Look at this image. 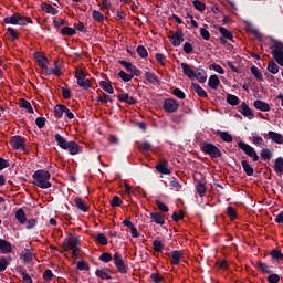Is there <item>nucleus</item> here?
Returning a JSON list of instances; mask_svg holds the SVG:
<instances>
[{"label":"nucleus","instance_id":"nucleus-46","mask_svg":"<svg viewBox=\"0 0 283 283\" xmlns=\"http://www.w3.org/2000/svg\"><path fill=\"white\" fill-rule=\"evenodd\" d=\"M138 149L140 151H151V144L149 142L139 143Z\"/></svg>","mask_w":283,"mask_h":283},{"label":"nucleus","instance_id":"nucleus-53","mask_svg":"<svg viewBox=\"0 0 283 283\" xmlns=\"http://www.w3.org/2000/svg\"><path fill=\"white\" fill-rule=\"evenodd\" d=\"M197 192L199 193V196L201 198L205 197V193H207V187H205V185L202 182H199L197 185Z\"/></svg>","mask_w":283,"mask_h":283},{"label":"nucleus","instance_id":"nucleus-32","mask_svg":"<svg viewBox=\"0 0 283 283\" xmlns=\"http://www.w3.org/2000/svg\"><path fill=\"white\" fill-rule=\"evenodd\" d=\"M241 165L247 176H253L254 170L253 167H251V164H249V161L243 160L241 161Z\"/></svg>","mask_w":283,"mask_h":283},{"label":"nucleus","instance_id":"nucleus-52","mask_svg":"<svg viewBox=\"0 0 283 283\" xmlns=\"http://www.w3.org/2000/svg\"><path fill=\"white\" fill-rule=\"evenodd\" d=\"M153 247H154V251H156V253H163V242H160L159 240H155L153 242Z\"/></svg>","mask_w":283,"mask_h":283},{"label":"nucleus","instance_id":"nucleus-21","mask_svg":"<svg viewBox=\"0 0 283 283\" xmlns=\"http://www.w3.org/2000/svg\"><path fill=\"white\" fill-rule=\"evenodd\" d=\"M74 202H75V207H77V209H80V211H83L84 213L90 211V207H87V205H85L83 199L76 197Z\"/></svg>","mask_w":283,"mask_h":283},{"label":"nucleus","instance_id":"nucleus-64","mask_svg":"<svg viewBox=\"0 0 283 283\" xmlns=\"http://www.w3.org/2000/svg\"><path fill=\"white\" fill-rule=\"evenodd\" d=\"M21 260H23V262H32V252L27 251L22 256Z\"/></svg>","mask_w":283,"mask_h":283},{"label":"nucleus","instance_id":"nucleus-40","mask_svg":"<svg viewBox=\"0 0 283 283\" xmlns=\"http://www.w3.org/2000/svg\"><path fill=\"white\" fill-rule=\"evenodd\" d=\"M256 266L258 269H261L262 273H268L271 274L273 273V271L271 270V268L269 265H266V263H262V262H256Z\"/></svg>","mask_w":283,"mask_h":283},{"label":"nucleus","instance_id":"nucleus-48","mask_svg":"<svg viewBox=\"0 0 283 283\" xmlns=\"http://www.w3.org/2000/svg\"><path fill=\"white\" fill-rule=\"evenodd\" d=\"M93 19L99 23H103L105 21V15H103V13L99 11L93 10Z\"/></svg>","mask_w":283,"mask_h":283},{"label":"nucleus","instance_id":"nucleus-58","mask_svg":"<svg viewBox=\"0 0 283 283\" xmlns=\"http://www.w3.org/2000/svg\"><path fill=\"white\" fill-rule=\"evenodd\" d=\"M76 266L78 271H90V264L85 261H78Z\"/></svg>","mask_w":283,"mask_h":283},{"label":"nucleus","instance_id":"nucleus-50","mask_svg":"<svg viewBox=\"0 0 283 283\" xmlns=\"http://www.w3.org/2000/svg\"><path fill=\"white\" fill-rule=\"evenodd\" d=\"M75 78H77V82L83 81V80L87 78V73L83 70H77L75 72Z\"/></svg>","mask_w":283,"mask_h":283},{"label":"nucleus","instance_id":"nucleus-19","mask_svg":"<svg viewBox=\"0 0 283 283\" xmlns=\"http://www.w3.org/2000/svg\"><path fill=\"white\" fill-rule=\"evenodd\" d=\"M0 251L1 253H12V244L7 240L0 239Z\"/></svg>","mask_w":283,"mask_h":283},{"label":"nucleus","instance_id":"nucleus-23","mask_svg":"<svg viewBox=\"0 0 283 283\" xmlns=\"http://www.w3.org/2000/svg\"><path fill=\"white\" fill-rule=\"evenodd\" d=\"M54 112H55V117L56 118H62L63 114H65V112H67V107L63 104H57L54 107Z\"/></svg>","mask_w":283,"mask_h":283},{"label":"nucleus","instance_id":"nucleus-26","mask_svg":"<svg viewBox=\"0 0 283 283\" xmlns=\"http://www.w3.org/2000/svg\"><path fill=\"white\" fill-rule=\"evenodd\" d=\"M108 271V269H97L95 274L97 277H101V280H112V276L107 274Z\"/></svg>","mask_w":283,"mask_h":283},{"label":"nucleus","instance_id":"nucleus-22","mask_svg":"<svg viewBox=\"0 0 283 283\" xmlns=\"http://www.w3.org/2000/svg\"><path fill=\"white\" fill-rule=\"evenodd\" d=\"M150 218L156 224H165V217L159 212H151Z\"/></svg>","mask_w":283,"mask_h":283},{"label":"nucleus","instance_id":"nucleus-14","mask_svg":"<svg viewBox=\"0 0 283 283\" xmlns=\"http://www.w3.org/2000/svg\"><path fill=\"white\" fill-rule=\"evenodd\" d=\"M255 109H260V112H271V106L269 103H265L263 101L256 99L253 103Z\"/></svg>","mask_w":283,"mask_h":283},{"label":"nucleus","instance_id":"nucleus-47","mask_svg":"<svg viewBox=\"0 0 283 283\" xmlns=\"http://www.w3.org/2000/svg\"><path fill=\"white\" fill-rule=\"evenodd\" d=\"M268 71L271 72V74H277L280 72V67L275 62H269L268 64Z\"/></svg>","mask_w":283,"mask_h":283},{"label":"nucleus","instance_id":"nucleus-25","mask_svg":"<svg viewBox=\"0 0 283 283\" xmlns=\"http://www.w3.org/2000/svg\"><path fill=\"white\" fill-rule=\"evenodd\" d=\"M15 219L20 224H25V220H28V218L25 217V211H23V209L21 208L18 209L15 212Z\"/></svg>","mask_w":283,"mask_h":283},{"label":"nucleus","instance_id":"nucleus-44","mask_svg":"<svg viewBox=\"0 0 283 283\" xmlns=\"http://www.w3.org/2000/svg\"><path fill=\"white\" fill-rule=\"evenodd\" d=\"M96 243L102 244V247H107L108 244L107 237H105V234L103 233L97 234Z\"/></svg>","mask_w":283,"mask_h":283},{"label":"nucleus","instance_id":"nucleus-51","mask_svg":"<svg viewBox=\"0 0 283 283\" xmlns=\"http://www.w3.org/2000/svg\"><path fill=\"white\" fill-rule=\"evenodd\" d=\"M156 205H157L159 211H163L164 213H167L169 211V207H167V205H165V202H163L160 200H156Z\"/></svg>","mask_w":283,"mask_h":283},{"label":"nucleus","instance_id":"nucleus-43","mask_svg":"<svg viewBox=\"0 0 283 283\" xmlns=\"http://www.w3.org/2000/svg\"><path fill=\"white\" fill-rule=\"evenodd\" d=\"M63 35L66 36H74V34H76V29L70 28V27H64L61 30Z\"/></svg>","mask_w":283,"mask_h":283},{"label":"nucleus","instance_id":"nucleus-34","mask_svg":"<svg viewBox=\"0 0 283 283\" xmlns=\"http://www.w3.org/2000/svg\"><path fill=\"white\" fill-rule=\"evenodd\" d=\"M20 107H23V109H27L29 114H34V108H32V104L25 99L20 101Z\"/></svg>","mask_w":283,"mask_h":283},{"label":"nucleus","instance_id":"nucleus-37","mask_svg":"<svg viewBox=\"0 0 283 283\" xmlns=\"http://www.w3.org/2000/svg\"><path fill=\"white\" fill-rule=\"evenodd\" d=\"M219 136L223 143H233V136L227 132H219Z\"/></svg>","mask_w":283,"mask_h":283},{"label":"nucleus","instance_id":"nucleus-36","mask_svg":"<svg viewBox=\"0 0 283 283\" xmlns=\"http://www.w3.org/2000/svg\"><path fill=\"white\" fill-rule=\"evenodd\" d=\"M145 77L148 81V83H160V80H158V76L151 72H146Z\"/></svg>","mask_w":283,"mask_h":283},{"label":"nucleus","instance_id":"nucleus-27","mask_svg":"<svg viewBox=\"0 0 283 283\" xmlns=\"http://www.w3.org/2000/svg\"><path fill=\"white\" fill-rule=\"evenodd\" d=\"M191 85L198 96H200L201 98H207V92L200 87V84L192 83Z\"/></svg>","mask_w":283,"mask_h":283},{"label":"nucleus","instance_id":"nucleus-20","mask_svg":"<svg viewBox=\"0 0 283 283\" xmlns=\"http://www.w3.org/2000/svg\"><path fill=\"white\" fill-rule=\"evenodd\" d=\"M271 49H272V56H274L275 54L283 53V43L280 41H274Z\"/></svg>","mask_w":283,"mask_h":283},{"label":"nucleus","instance_id":"nucleus-42","mask_svg":"<svg viewBox=\"0 0 283 283\" xmlns=\"http://www.w3.org/2000/svg\"><path fill=\"white\" fill-rule=\"evenodd\" d=\"M227 103H229V105H239L240 104V98H238V96L229 94L227 96Z\"/></svg>","mask_w":283,"mask_h":283},{"label":"nucleus","instance_id":"nucleus-12","mask_svg":"<svg viewBox=\"0 0 283 283\" xmlns=\"http://www.w3.org/2000/svg\"><path fill=\"white\" fill-rule=\"evenodd\" d=\"M268 138H270V140H272L273 143H276V145H283V136L280 133L270 130L268 133Z\"/></svg>","mask_w":283,"mask_h":283},{"label":"nucleus","instance_id":"nucleus-38","mask_svg":"<svg viewBox=\"0 0 283 283\" xmlns=\"http://www.w3.org/2000/svg\"><path fill=\"white\" fill-rule=\"evenodd\" d=\"M261 158L263 160H271V158H273V153L269 148H263L261 150Z\"/></svg>","mask_w":283,"mask_h":283},{"label":"nucleus","instance_id":"nucleus-13","mask_svg":"<svg viewBox=\"0 0 283 283\" xmlns=\"http://www.w3.org/2000/svg\"><path fill=\"white\" fill-rule=\"evenodd\" d=\"M182 72L188 78H196V71L187 63H181Z\"/></svg>","mask_w":283,"mask_h":283},{"label":"nucleus","instance_id":"nucleus-24","mask_svg":"<svg viewBox=\"0 0 283 283\" xmlns=\"http://www.w3.org/2000/svg\"><path fill=\"white\" fill-rule=\"evenodd\" d=\"M195 78H197V81H199L200 83H205L207 81V73L205 72V70L197 69L195 71Z\"/></svg>","mask_w":283,"mask_h":283},{"label":"nucleus","instance_id":"nucleus-2","mask_svg":"<svg viewBox=\"0 0 283 283\" xmlns=\"http://www.w3.org/2000/svg\"><path fill=\"white\" fill-rule=\"evenodd\" d=\"M50 171L48 170H36L33 175V179L35 180L33 185L40 187V189H50L52 184L50 182Z\"/></svg>","mask_w":283,"mask_h":283},{"label":"nucleus","instance_id":"nucleus-62","mask_svg":"<svg viewBox=\"0 0 283 283\" xmlns=\"http://www.w3.org/2000/svg\"><path fill=\"white\" fill-rule=\"evenodd\" d=\"M172 94L177 96V98H180L181 101L185 99V92H182L180 88H175L172 91Z\"/></svg>","mask_w":283,"mask_h":283},{"label":"nucleus","instance_id":"nucleus-7","mask_svg":"<svg viewBox=\"0 0 283 283\" xmlns=\"http://www.w3.org/2000/svg\"><path fill=\"white\" fill-rule=\"evenodd\" d=\"M169 41L174 48H178L185 41V33L182 31H170L168 34Z\"/></svg>","mask_w":283,"mask_h":283},{"label":"nucleus","instance_id":"nucleus-59","mask_svg":"<svg viewBox=\"0 0 283 283\" xmlns=\"http://www.w3.org/2000/svg\"><path fill=\"white\" fill-rule=\"evenodd\" d=\"M101 262H112V254L109 252H104L99 256Z\"/></svg>","mask_w":283,"mask_h":283},{"label":"nucleus","instance_id":"nucleus-4","mask_svg":"<svg viewBox=\"0 0 283 283\" xmlns=\"http://www.w3.org/2000/svg\"><path fill=\"white\" fill-rule=\"evenodd\" d=\"M63 249L64 251L81 249V239L76 235L69 234L67 238L63 241Z\"/></svg>","mask_w":283,"mask_h":283},{"label":"nucleus","instance_id":"nucleus-31","mask_svg":"<svg viewBox=\"0 0 283 283\" xmlns=\"http://www.w3.org/2000/svg\"><path fill=\"white\" fill-rule=\"evenodd\" d=\"M41 8L43 12H48V14H59V10L54 9L52 4L42 3Z\"/></svg>","mask_w":283,"mask_h":283},{"label":"nucleus","instance_id":"nucleus-54","mask_svg":"<svg viewBox=\"0 0 283 283\" xmlns=\"http://www.w3.org/2000/svg\"><path fill=\"white\" fill-rule=\"evenodd\" d=\"M119 65H123V67H125V70H127V72H132L134 70V64H132V62L120 60Z\"/></svg>","mask_w":283,"mask_h":283},{"label":"nucleus","instance_id":"nucleus-56","mask_svg":"<svg viewBox=\"0 0 283 283\" xmlns=\"http://www.w3.org/2000/svg\"><path fill=\"white\" fill-rule=\"evenodd\" d=\"M271 256H272L274 260H277V261L283 260V253H282V251H280V250H272V251H271Z\"/></svg>","mask_w":283,"mask_h":283},{"label":"nucleus","instance_id":"nucleus-49","mask_svg":"<svg viewBox=\"0 0 283 283\" xmlns=\"http://www.w3.org/2000/svg\"><path fill=\"white\" fill-rule=\"evenodd\" d=\"M170 187H172V189L180 191V189H182V185H180V182H178V180H176V178H170Z\"/></svg>","mask_w":283,"mask_h":283},{"label":"nucleus","instance_id":"nucleus-10","mask_svg":"<svg viewBox=\"0 0 283 283\" xmlns=\"http://www.w3.org/2000/svg\"><path fill=\"white\" fill-rule=\"evenodd\" d=\"M156 169L159 174H164L166 176L171 174V170L169 169V161L167 160L159 161V164L156 166Z\"/></svg>","mask_w":283,"mask_h":283},{"label":"nucleus","instance_id":"nucleus-55","mask_svg":"<svg viewBox=\"0 0 283 283\" xmlns=\"http://www.w3.org/2000/svg\"><path fill=\"white\" fill-rule=\"evenodd\" d=\"M8 264L10 263L8 262V259H6V256L0 258V273H3V271L8 269Z\"/></svg>","mask_w":283,"mask_h":283},{"label":"nucleus","instance_id":"nucleus-33","mask_svg":"<svg viewBox=\"0 0 283 283\" xmlns=\"http://www.w3.org/2000/svg\"><path fill=\"white\" fill-rule=\"evenodd\" d=\"M99 87H102V90H104V92H107L108 94H114V87L112 86V84L105 81L99 82Z\"/></svg>","mask_w":283,"mask_h":283},{"label":"nucleus","instance_id":"nucleus-8","mask_svg":"<svg viewBox=\"0 0 283 283\" xmlns=\"http://www.w3.org/2000/svg\"><path fill=\"white\" fill-rule=\"evenodd\" d=\"M179 107L180 104L174 98H168L164 102V109L165 112H168V114H174V112H178Z\"/></svg>","mask_w":283,"mask_h":283},{"label":"nucleus","instance_id":"nucleus-35","mask_svg":"<svg viewBox=\"0 0 283 283\" xmlns=\"http://www.w3.org/2000/svg\"><path fill=\"white\" fill-rule=\"evenodd\" d=\"M251 74L255 76L256 81H264V76L262 75V72H260V69L256 66H251Z\"/></svg>","mask_w":283,"mask_h":283},{"label":"nucleus","instance_id":"nucleus-15","mask_svg":"<svg viewBox=\"0 0 283 283\" xmlns=\"http://www.w3.org/2000/svg\"><path fill=\"white\" fill-rule=\"evenodd\" d=\"M118 101L122 103H127L128 105H136V98L129 96V93L119 94Z\"/></svg>","mask_w":283,"mask_h":283},{"label":"nucleus","instance_id":"nucleus-60","mask_svg":"<svg viewBox=\"0 0 283 283\" xmlns=\"http://www.w3.org/2000/svg\"><path fill=\"white\" fill-rule=\"evenodd\" d=\"M122 202L120 197L115 196L111 201V207H120Z\"/></svg>","mask_w":283,"mask_h":283},{"label":"nucleus","instance_id":"nucleus-57","mask_svg":"<svg viewBox=\"0 0 283 283\" xmlns=\"http://www.w3.org/2000/svg\"><path fill=\"white\" fill-rule=\"evenodd\" d=\"M137 54H139V56L142 59H147V56H148L147 49H145V46H143V45H139L137 48Z\"/></svg>","mask_w":283,"mask_h":283},{"label":"nucleus","instance_id":"nucleus-1","mask_svg":"<svg viewBox=\"0 0 283 283\" xmlns=\"http://www.w3.org/2000/svg\"><path fill=\"white\" fill-rule=\"evenodd\" d=\"M55 140L57 145H60L62 149H66L69 154H71V156H76V154H81V146H78L76 142H67V139L60 134L55 135Z\"/></svg>","mask_w":283,"mask_h":283},{"label":"nucleus","instance_id":"nucleus-30","mask_svg":"<svg viewBox=\"0 0 283 283\" xmlns=\"http://www.w3.org/2000/svg\"><path fill=\"white\" fill-rule=\"evenodd\" d=\"M219 32L223 39H227L228 41H233V34L224 27H219Z\"/></svg>","mask_w":283,"mask_h":283},{"label":"nucleus","instance_id":"nucleus-41","mask_svg":"<svg viewBox=\"0 0 283 283\" xmlns=\"http://www.w3.org/2000/svg\"><path fill=\"white\" fill-rule=\"evenodd\" d=\"M192 6L199 12H205V10H207V6H205V3H202V1H200V0H195L192 2Z\"/></svg>","mask_w":283,"mask_h":283},{"label":"nucleus","instance_id":"nucleus-6","mask_svg":"<svg viewBox=\"0 0 283 283\" xmlns=\"http://www.w3.org/2000/svg\"><path fill=\"white\" fill-rule=\"evenodd\" d=\"M239 149H242L247 156L252 158L253 163H258L260 160V156H258V153L255 151V148L251 147L249 144L244 142L238 143Z\"/></svg>","mask_w":283,"mask_h":283},{"label":"nucleus","instance_id":"nucleus-39","mask_svg":"<svg viewBox=\"0 0 283 283\" xmlns=\"http://www.w3.org/2000/svg\"><path fill=\"white\" fill-rule=\"evenodd\" d=\"M77 85L80 87H83V90H90V87H92V80H87L86 77L84 80H80L77 82Z\"/></svg>","mask_w":283,"mask_h":283},{"label":"nucleus","instance_id":"nucleus-28","mask_svg":"<svg viewBox=\"0 0 283 283\" xmlns=\"http://www.w3.org/2000/svg\"><path fill=\"white\" fill-rule=\"evenodd\" d=\"M208 85L211 87V90H217L220 85V78H218V75L210 76Z\"/></svg>","mask_w":283,"mask_h":283},{"label":"nucleus","instance_id":"nucleus-63","mask_svg":"<svg viewBox=\"0 0 283 283\" xmlns=\"http://www.w3.org/2000/svg\"><path fill=\"white\" fill-rule=\"evenodd\" d=\"M268 282L270 283H279L280 282V275L277 274H271L268 276Z\"/></svg>","mask_w":283,"mask_h":283},{"label":"nucleus","instance_id":"nucleus-11","mask_svg":"<svg viewBox=\"0 0 283 283\" xmlns=\"http://www.w3.org/2000/svg\"><path fill=\"white\" fill-rule=\"evenodd\" d=\"M240 114H242V116H245L247 118H253V111H251V108L249 107V105H247V103H242L239 107H238Z\"/></svg>","mask_w":283,"mask_h":283},{"label":"nucleus","instance_id":"nucleus-9","mask_svg":"<svg viewBox=\"0 0 283 283\" xmlns=\"http://www.w3.org/2000/svg\"><path fill=\"white\" fill-rule=\"evenodd\" d=\"M113 260L119 273H127V266H125V261L123 260V258H120V254L118 252L114 253Z\"/></svg>","mask_w":283,"mask_h":283},{"label":"nucleus","instance_id":"nucleus-17","mask_svg":"<svg viewBox=\"0 0 283 283\" xmlns=\"http://www.w3.org/2000/svg\"><path fill=\"white\" fill-rule=\"evenodd\" d=\"M24 146H25V142L21 136H13L12 138L13 149H23Z\"/></svg>","mask_w":283,"mask_h":283},{"label":"nucleus","instance_id":"nucleus-3","mask_svg":"<svg viewBox=\"0 0 283 283\" xmlns=\"http://www.w3.org/2000/svg\"><path fill=\"white\" fill-rule=\"evenodd\" d=\"M4 22L11 23V25H28V23H32V18L14 13L11 17L4 18Z\"/></svg>","mask_w":283,"mask_h":283},{"label":"nucleus","instance_id":"nucleus-5","mask_svg":"<svg viewBox=\"0 0 283 283\" xmlns=\"http://www.w3.org/2000/svg\"><path fill=\"white\" fill-rule=\"evenodd\" d=\"M201 150L203 154H208L210 158H222V151L213 144L203 143Z\"/></svg>","mask_w":283,"mask_h":283},{"label":"nucleus","instance_id":"nucleus-16","mask_svg":"<svg viewBox=\"0 0 283 283\" xmlns=\"http://www.w3.org/2000/svg\"><path fill=\"white\" fill-rule=\"evenodd\" d=\"M182 255H185L184 251H172L170 264L178 265L180 264V260H182Z\"/></svg>","mask_w":283,"mask_h":283},{"label":"nucleus","instance_id":"nucleus-18","mask_svg":"<svg viewBox=\"0 0 283 283\" xmlns=\"http://www.w3.org/2000/svg\"><path fill=\"white\" fill-rule=\"evenodd\" d=\"M35 59L38 61L39 66L42 70H48V65L45 64V63H48V57H45V55H42L41 53L36 52Z\"/></svg>","mask_w":283,"mask_h":283},{"label":"nucleus","instance_id":"nucleus-45","mask_svg":"<svg viewBox=\"0 0 283 283\" xmlns=\"http://www.w3.org/2000/svg\"><path fill=\"white\" fill-rule=\"evenodd\" d=\"M119 78H122V81H124L125 83H129V81H132V78H134V74H127L125 73V71H120L118 73Z\"/></svg>","mask_w":283,"mask_h":283},{"label":"nucleus","instance_id":"nucleus-61","mask_svg":"<svg viewBox=\"0 0 283 283\" xmlns=\"http://www.w3.org/2000/svg\"><path fill=\"white\" fill-rule=\"evenodd\" d=\"M274 61H276V63H279V65H281V67H283V52L282 53H275V55H273Z\"/></svg>","mask_w":283,"mask_h":283},{"label":"nucleus","instance_id":"nucleus-29","mask_svg":"<svg viewBox=\"0 0 283 283\" xmlns=\"http://www.w3.org/2000/svg\"><path fill=\"white\" fill-rule=\"evenodd\" d=\"M274 170L276 174L282 175L283 174V158L279 157L274 161Z\"/></svg>","mask_w":283,"mask_h":283}]
</instances>
